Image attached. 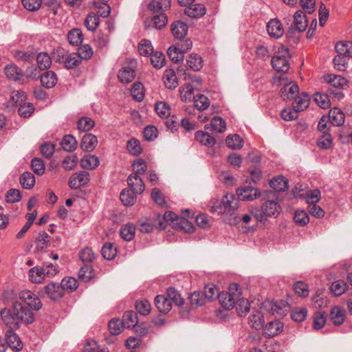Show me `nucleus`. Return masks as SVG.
I'll use <instances>...</instances> for the list:
<instances>
[{
    "label": "nucleus",
    "mask_w": 352,
    "mask_h": 352,
    "mask_svg": "<svg viewBox=\"0 0 352 352\" xmlns=\"http://www.w3.org/2000/svg\"><path fill=\"white\" fill-rule=\"evenodd\" d=\"M264 201L261 210L254 208L251 210V213L259 222H265L268 217L277 218L282 211V208L278 201L276 192L273 191L265 192Z\"/></svg>",
    "instance_id": "nucleus-1"
},
{
    "label": "nucleus",
    "mask_w": 352,
    "mask_h": 352,
    "mask_svg": "<svg viewBox=\"0 0 352 352\" xmlns=\"http://www.w3.org/2000/svg\"><path fill=\"white\" fill-rule=\"evenodd\" d=\"M210 207L213 212L232 215L238 208V200L232 194H226L220 201L211 200Z\"/></svg>",
    "instance_id": "nucleus-2"
},
{
    "label": "nucleus",
    "mask_w": 352,
    "mask_h": 352,
    "mask_svg": "<svg viewBox=\"0 0 352 352\" xmlns=\"http://www.w3.org/2000/svg\"><path fill=\"white\" fill-rule=\"evenodd\" d=\"M241 296V292L239 289V285L236 283H232L229 286L228 291L221 292L218 298L222 307L230 310L234 307L237 298Z\"/></svg>",
    "instance_id": "nucleus-3"
},
{
    "label": "nucleus",
    "mask_w": 352,
    "mask_h": 352,
    "mask_svg": "<svg viewBox=\"0 0 352 352\" xmlns=\"http://www.w3.org/2000/svg\"><path fill=\"white\" fill-rule=\"evenodd\" d=\"M18 316L19 315L14 308V302L10 308L3 307L0 309L1 320L8 329H19L20 328Z\"/></svg>",
    "instance_id": "nucleus-4"
},
{
    "label": "nucleus",
    "mask_w": 352,
    "mask_h": 352,
    "mask_svg": "<svg viewBox=\"0 0 352 352\" xmlns=\"http://www.w3.org/2000/svg\"><path fill=\"white\" fill-rule=\"evenodd\" d=\"M344 98L341 91L327 89L326 93H316L314 94L315 102L322 109H327L331 106V100H340Z\"/></svg>",
    "instance_id": "nucleus-5"
},
{
    "label": "nucleus",
    "mask_w": 352,
    "mask_h": 352,
    "mask_svg": "<svg viewBox=\"0 0 352 352\" xmlns=\"http://www.w3.org/2000/svg\"><path fill=\"white\" fill-rule=\"evenodd\" d=\"M263 309L276 318L286 315L288 303L285 300H266L263 304Z\"/></svg>",
    "instance_id": "nucleus-6"
},
{
    "label": "nucleus",
    "mask_w": 352,
    "mask_h": 352,
    "mask_svg": "<svg viewBox=\"0 0 352 352\" xmlns=\"http://www.w3.org/2000/svg\"><path fill=\"white\" fill-rule=\"evenodd\" d=\"M14 308L16 314L19 315L18 319L20 326L21 324H32L34 321V314L28 307L23 305L19 301H14Z\"/></svg>",
    "instance_id": "nucleus-7"
},
{
    "label": "nucleus",
    "mask_w": 352,
    "mask_h": 352,
    "mask_svg": "<svg viewBox=\"0 0 352 352\" xmlns=\"http://www.w3.org/2000/svg\"><path fill=\"white\" fill-rule=\"evenodd\" d=\"M288 57L289 50L283 47L282 50H278V54L272 58L273 68L278 72H287L289 68Z\"/></svg>",
    "instance_id": "nucleus-8"
},
{
    "label": "nucleus",
    "mask_w": 352,
    "mask_h": 352,
    "mask_svg": "<svg viewBox=\"0 0 352 352\" xmlns=\"http://www.w3.org/2000/svg\"><path fill=\"white\" fill-rule=\"evenodd\" d=\"M38 294L41 297L46 296L52 300L56 301L63 297L64 292L60 284L51 282L41 289Z\"/></svg>",
    "instance_id": "nucleus-9"
},
{
    "label": "nucleus",
    "mask_w": 352,
    "mask_h": 352,
    "mask_svg": "<svg viewBox=\"0 0 352 352\" xmlns=\"http://www.w3.org/2000/svg\"><path fill=\"white\" fill-rule=\"evenodd\" d=\"M19 298L25 302L31 309L38 311L42 307L39 298L30 290H23L19 294Z\"/></svg>",
    "instance_id": "nucleus-10"
},
{
    "label": "nucleus",
    "mask_w": 352,
    "mask_h": 352,
    "mask_svg": "<svg viewBox=\"0 0 352 352\" xmlns=\"http://www.w3.org/2000/svg\"><path fill=\"white\" fill-rule=\"evenodd\" d=\"M324 81L327 83V89H331L334 91H341L347 86V80L336 75H327L324 77Z\"/></svg>",
    "instance_id": "nucleus-11"
},
{
    "label": "nucleus",
    "mask_w": 352,
    "mask_h": 352,
    "mask_svg": "<svg viewBox=\"0 0 352 352\" xmlns=\"http://www.w3.org/2000/svg\"><path fill=\"white\" fill-rule=\"evenodd\" d=\"M89 173L80 171L74 173L69 179V186L72 189H78L85 186L89 182Z\"/></svg>",
    "instance_id": "nucleus-12"
},
{
    "label": "nucleus",
    "mask_w": 352,
    "mask_h": 352,
    "mask_svg": "<svg viewBox=\"0 0 352 352\" xmlns=\"http://www.w3.org/2000/svg\"><path fill=\"white\" fill-rule=\"evenodd\" d=\"M237 195L243 201H253L260 196V192L257 188L247 186L241 187L237 190Z\"/></svg>",
    "instance_id": "nucleus-13"
},
{
    "label": "nucleus",
    "mask_w": 352,
    "mask_h": 352,
    "mask_svg": "<svg viewBox=\"0 0 352 352\" xmlns=\"http://www.w3.org/2000/svg\"><path fill=\"white\" fill-rule=\"evenodd\" d=\"M268 34L274 38H280L284 34V29L279 20L277 19H271L266 26Z\"/></svg>",
    "instance_id": "nucleus-14"
},
{
    "label": "nucleus",
    "mask_w": 352,
    "mask_h": 352,
    "mask_svg": "<svg viewBox=\"0 0 352 352\" xmlns=\"http://www.w3.org/2000/svg\"><path fill=\"white\" fill-rule=\"evenodd\" d=\"M16 329H8L6 333L7 345L16 351L23 349V343L18 335L14 332Z\"/></svg>",
    "instance_id": "nucleus-15"
},
{
    "label": "nucleus",
    "mask_w": 352,
    "mask_h": 352,
    "mask_svg": "<svg viewBox=\"0 0 352 352\" xmlns=\"http://www.w3.org/2000/svg\"><path fill=\"white\" fill-rule=\"evenodd\" d=\"M127 183L130 190L135 194H142L145 190V185L142 177L139 175L131 174L127 178Z\"/></svg>",
    "instance_id": "nucleus-16"
},
{
    "label": "nucleus",
    "mask_w": 352,
    "mask_h": 352,
    "mask_svg": "<svg viewBox=\"0 0 352 352\" xmlns=\"http://www.w3.org/2000/svg\"><path fill=\"white\" fill-rule=\"evenodd\" d=\"M298 92L299 88L296 83H289L281 88L280 96L283 100H291L296 97Z\"/></svg>",
    "instance_id": "nucleus-17"
},
{
    "label": "nucleus",
    "mask_w": 352,
    "mask_h": 352,
    "mask_svg": "<svg viewBox=\"0 0 352 352\" xmlns=\"http://www.w3.org/2000/svg\"><path fill=\"white\" fill-rule=\"evenodd\" d=\"M310 97L308 94L302 92L296 96L293 102V109L296 111H301L306 109L309 104Z\"/></svg>",
    "instance_id": "nucleus-18"
},
{
    "label": "nucleus",
    "mask_w": 352,
    "mask_h": 352,
    "mask_svg": "<svg viewBox=\"0 0 352 352\" xmlns=\"http://www.w3.org/2000/svg\"><path fill=\"white\" fill-rule=\"evenodd\" d=\"M118 77L122 83L128 84L135 77V69L129 65L124 66L120 69Z\"/></svg>",
    "instance_id": "nucleus-19"
},
{
    "label": "nucleus",
    "mask_w": 352,
    "mask_h": 352,
    "mask_svg": "<svg viewBox=\"0 0 352 352\" xmlns=\"http://www.w3.org/2000/svg\"><path fill=\"white\" fill-rule=\"evenodd\" d=\"M171 32L175 38L183 39L187 34V25L180 21H175L171 24Z\"/></svg>",
    "instance_id": "nucleus-20"
},
{
    "label": "nucleus",
    "mask_w": 352,
    "mask_h": 352,
    "mask_svg": "<svg viewBox=\"0 0 352 352\" xmlns=\"http://www.w3.org/2000/svg\"><path fill=\"white\" fill-rule=\"evenodd\" d=\"M184 13L191 18H199L206 14V8L200 3H192L186 8Z\"/></svg>",
    "instance_id": "nucleus-21"
},
{
    "label": "nucleus",
    "mask_w": 352,
    "mask_h": 352,
    "mask_svg": "<svg viewBox=\"0 0 352 352\" xmlns=\"http://www.w3.org/2000/svg\"><path fill=\"white\" fill-rule=\"evenodd\" d=\"M41 85L47 89L54 87L58 80L56 74L52 71L44 72L40 77Z\"/></svg>",
    "instance_id": "nucleus-22"
},
{
    "label": "nucleus",
    "mask_w": 352,
    "mask_h": 352,
    "mask_svg": "<svg viewBox=\"0 0 352 352\" xmlns=\"http://www.w3.org/2000/svg\"><path fill=\"white\" fill-rule=\"evenodd\" d=\"M328 118L331 124L337 126L342 125L345 120L344 113L340 109L336 107L330 110Z\"/></svg>",
    "instance_id": "nucleus-23"
},
{
    "label": "nucleus",
    "mask_w": 352,
    "mask_h": 352,
    "mask_svg": "<svg viewBox=\"0 0 352 352\" xmlns=\"http://www.w3.org/2000/svg\"><path fill=\"white\" fill-rule=\"evenodd\" d=\"M6 77L13 81H19L23 76L22 71L15 65H7L4 69Z\"/></svg>",
    "instance_id": "nucleus-24"
},
{
    "label": "nucleus",
    "mask_w": 352,
    "mask_h": 352,
    "mask_svg": "<svg viewBox=\"0 0 352 352\" xmlns=\"http://www.w3.org/2000/svg\"><path fill=\"white\" fill-rule=\"evenodd\" d=\"M97 143L98 139L96 136L91 133H87L82 138L80 146L84 151H91L96 148Z\"/></svg>",
    "instance_id": "nucleus-25"
},
{
    "label": "nucleus",
    "mask_w": 352,
    "mask_h": 352,
    "mask_svg": "<svg viewBox=\"0 0 352 352\" xmlns=\"http://www.w3.org/2000/svg\"><path fill=\"white\" fill-rule=\"evenodd\" d=\"M283 329V324L279 320L268 322L265 327V333L268 337H274L280 333Z\"/></svg>",
    "instance_id": "nucleus-26"
},
{
    "label": "nucleus",
    "mask_w": 352,
    "mask_h": 352,
    "mask_svg": "<svg viewBox=\"0 0 352 352\" xmlns=\"http://www.w3.org/2000/svg\"><path fill=\"white\" fill-rule=\"evenodd\" d=\"M155 304L159 311L162 313L168 312L172 307L171 302L167 296L158 295L155 298Z\"/></svg>",
    "instance_id": "nucleus-27"
},
{
    "label": "nucleus",
    "mask_w": 352,
    "mask_h": 352,
    "mask_svg": "<svg viewBox=\"0 0 352 352\" xmlns=\"http://www.w3.org/2000/svg\"><path fill=\"white\" fill-rule=\"evenodd\" d=\"M170 0H164V2L153 0L148 3V8L154 13L164 12L170 8Z\"/></svg>",
    "instance_id": "nucleus-28"
},
{
    "label": "nucleus",
    "mask_w": 352,
    "mask_h": 352,
    "mask_svg": "<svg viewBox=\"0 0 352 352\" xmlns=\"http://www.w3.org/2000/svg\"><path fill=\"white\" fill-rule=\"evenodd\" d=\"M294 23L296 28L300 32H304L307 27V19L302 10H298L294 15Z\"/></svg>",
    "instance_id": "nucleus-29"
},
{
    "label": "nucleus",
    "mask_w": 352,
    "mask_h": 352,
    "mask_svg": "<svg viewBox=\"0 0 352 352\" xmlns=\"http://www.w3.org/2000/svg\"><path fill=\"white\" fill-rule=\"evenodd\" d=\"M195 138L201 144L209 147L213 146L216 143V140L213 137L203 131H197L195 134Z\"/></svg>",
    "instance_id": "nucleus-30"
},
{
    "label": "nucleus",
    "mask_w": 352,
    "mask_h": 352,
    "mask_svg": "<svg viewBox=\"0 0 352 352\" xmlns=\"http://www.w3.org/2000/svg\"><path fill=\"white\" fill-rule=\"evenodd\" d=\"M29 278L34 283H41L45 278V272L42 267H34L29 270Z\"/></svg>",
    "instance_id": "nucleus-31"
},
{
    "label": "nucleus",
    "mask_w": 352,
    "mask_h": 352,
    "mask_svg": "<svg viewBox=\"0 0 352 352\" xmlns=\"http://www.w3.org/2000/svg\"><path fill=\"white\" fill-rule=\"evenodd\" d=\"M163 79L164 85L168 89H173L178 85L177 76L173 69H166Z\"/></svg>",
    "instance_id": "nucleus-32"
},
{
    "label": "nucleus",
    "mask_w": 352,
    "mask_h": 352,
    "mask_svg": "<svg viewBox=\"0 0 352 352\" xmlns=\"http://www.w3.org/2000/svg\"><path fill=\"white\" fill-rule=\"evenodd\" d=\"M270 185L276 191H285L288 188V180L285 177L279 175L274 177Z\"/></svg>",
    "instance_id": "nucleus-33"
},
{
    "label": "nucleus",
    "mask_w": 352,
    "mask_h": 352,
    "mask_svg": "<svg viewBox=\"0 0 352 352\" xmlns=\"http://www.w3.org/2000/svg\"><path fill=\"white\" fill-rule=\"evenodd\" d=\"M330 317L334 324L340 325L345 320L344 310L338 306H335L331 309Z\"/></svg>",
    "instance_id": "nucleus-34"
},
{
    "label": "nucleus",
    "mask_w": 352,
    "mask_h": 352,
    "mask_svg": "<svg viewBox=\"0 0 352 352\" xmlns=\"http://www.w3.org/2000/svg\"><path fill=\"white\" fill-rule=\"evenodd\" d=\"M179 220V216L175 212L171 211H166L162 219H160L157 223V227L161 229H165L166 228V223L170 222L175 226V222Z\"/></svg>",
    "instance_id": "nucleus-35"
},
{
    "label": "nucleus",
    "mask_w": 352,
    "mask_h": 352,
    "mask_svg": "<svg viewBox=\"0 0 352 352\" xmlns=\"http://www.w3.org/2000/svg\"><path fill=\"white\" fill-rule=\"evenodd\" d=\"M338 54L344 55L348 58L352 57V41H340L336 45Z\"/></svg>",
    "instance_id": "nucleus-36"
},
{
    "label": "nucleus",
    "mask_w": 352,
    "mask_h": 352,
    "mask_svg": "<svg viewBox=\"0 0 352 352\" xmlns=\"http://www.w3.org/2000/svg\"><path fill=\"white\" fill-rule=\"evenodd\" d=\"M150 23L157 30L163 29L168 23V17L164 12L154 14Z\"/></svg>",
    "instance_id": "nucleus-37"
},
{
    "label": "nucleus",
    "mask_w": 352,
    "mask_h": 352,
    "mask_svg": "<svg viewBox=\"0 0 352 352\" xmlns=\"http://www.w3.org/2000/svg\"><path fill=\"white\" fill-rule=\"evenodd\" d=\"M99 164L98 157L94 155H87L81 160V166L85 169H95Z\"/></svg>",
    "instance_id": "nucleus-38"
},
{
    "label": "nucleus",
    "mask_w": 352,
    "mask_h": 352,
    "mask_svg": "<svg viewBox=\"0 0 352 352\" xmlns=\"http://www.w3.org/2000/svg\"><path fill=\"white\" fill-rule=\"evenodd\" d=\"M138 315L133 311H127L124 314L122 324L125 328H131L135 327L138 324Z\"/></svg>",
    "instance_id": "nucleus-39"
},
{
    "label": "nucleus",
    "mask_w": 352,
    "mask_h": 352,
    "mask_svg": "<svg viewBox=\"0 0 352 352\" xmlns=\"http://www.w3.org/2000/svg\"><path fill=\"white\" fill-rule=\"evenodd\" d=\"M50 236L45 232H41L35 239L36 249L43 250L46 249L50 241Z\"/></svg>",
    "instance_id": "nucleus-40"
},
{
    "label": "nucleus",
    "mask_w": 352,
    "mask_h": 352,
    "mask_svg": "<svg viewBox=\"0 0 352 352\" xmlns=\"http://www.w3.org/2000/svg\"><path fill=\"white\" fill-rule=\"evenodd\" d=\"M135 195V193H133V192L130 189H124L120 192V198L125 206H131L136 201V197Z\"/></svg>",
    "instance_id": "nucleus-41"
},
{
    "label": "nucleus",
    "mask_w": 352,
    "mask_h": 352,
    "mask_svg": "<svg viewBox=\"0 0 352 352\" xmlns=\"http://www.w3.org/2000/svg\"><path fill=\"white\" fill-rule=\"evenodd\" d=\"M120 233L124 241H130L135 236V228L132 223H126L121 227Z\"/></svg>",
    "instance_id": "nucleus-42"
},
{
    "label": "nucleus",
    "mask_w": 352,
    "mask_h": 352,
    "mask_svg": "<svg viewBox=\"0 0 352 352\" xmlns=\"http://www.w3.org/2000/svg\"><path fill=\"white\" fill-rule=\"evenodd\" d=\"M236 311L240 316L245 315L250 311V305L249 301L241 296L237 298L235 303Z\"/></svg>",
    "instance_id": "nucleus-43"
},
{
    "label": "nucleus",
    "mask_w": 352,
    "mask_h": 352,
    "mask_svg": "<svg viewBox=\"0 0 352 352\" xmlns=\"http://www.w3.org/2000/svg\"><path fill=\"white\" fill-rule=\"evenodd\" d=\"M100 15L96 14L94 12H91L87 15L85 21V25L88 30L94 31L98 28L100 23Z\"/></svg>",
    "instance_id": "nucleus-44"
},
{
    "label": "nucleus",
    "mask_w": 352,
    "mask_h": 352,
    "mask_svg": "<svg viewBox=\"0 0 352 352\" xmlns=\"http://www.w3.org/2000/svg\"><path fill=\"white\" fill-rule=\"evenodd\" d=\"M61 146L64 151L72 152L76 148L77 141L73 135H66L61 141Z\"/></svg>",
    "instance_id": "nucleus-45"
},
{
    "label": "nucleus",
    "mask_w": 352,
    "mask_h": 352,
    "mask_svg": "<svg viewBox=\"0 0 352 352\" xmlns=\"http://www.w3.org/2000/svg\"><path fill=\"white\" fill-rule=\"evenodd\" d=\"M226 145L233 149H240L243 146V140L237 134L229 135L226 139Z\"/></svg>",
    "instance_id": "nucleus-46"
},
{
    "label": "nucleus",
    "mask_w": 352,
    "mask_h": 352,
    "mask_svg": "<svg viewBox=\"0 0 352 352\" xmlns=\"http://www.w3.org/2000/svg\"><path fill=\"white\" fill-rule=\"evenodd\" d=\"M81 58L77 53H71L65 56L64 65L67 69H73L81 63Z\"/></svg>",
    "instance_id": "nucleus-47"
},
{
    "label": "nucleus",
    "mask_w": 352,
    "mask_h": 352,
    "mask_svg": "<svg viewBox=\"0 0 352 352\" xmlns=\"http://www.w3.org/2000/svg\"><path fill=\"white\" fill-rule=\"evenodd\" d=\"M20 184L25 189H31L34 186L35 177L30 172H25L20 177Z\"/></svg>",
    "instance_id": "nucleus-48"
},
{
    "label": "nucleus",
    "mask_w": 352,
    "mask_h": 352,
    "mask_svg": "<svg viewBox=\"0 0 352 352\" xmlns=\"http://www.w3.org/2000/svg\"><path fill=\"white\" fill-rule=\"evenodd\" d=\"M133 175H144L147 170V164L145 160L142 158L136 159L132 164Z\"/></svg>",
    "instance_id": "nucleus-49"
},
{
    "label": "nucleus",
    "mask_w": 352,
    "mask_h": 352,
    "mask_svg": "<svg viewBox=\"0 0 352 352\" xmlns=\"http://www.w3.org/2000/svg\"><path fill=\"white\" fill-rule=\"evenodd\" d=\"M67 39L72 45H78L82 42L83 35L80 30L73 29L67 34Z\"/></svg>",
    "instance_id": "nucleus-50"
},
{
    "label": "nucleus",
    "mask_w": 352,
    "mask_h": 352,
    "mask_svg": "<svg viewBox=\"0 0 352 352\" xmlns=\"http://www.w3.org/2000/svg\"><path fill=\"white\" fill-rule=\"evenodd\" d=\"M38 67L40 69H47L52 64V59L46 52H41L36 56Z\"/></svg>",
    "instance_id": "nucleus-51"
},
{
    "label": "nucleus",
    "mask_w": 352,
    "mask_h": 352,
    "mask_svg": "<svg viewBox=\"0 0 352 352\" xmlns=\"http://www.w3.org/2000/svg\"><path fill=\"white\" fill-rule=\"evenodd\" d=\"M250 323L252 328L260 329L263 327L264 324V317L261 312H253L249 316Z\"/></svg>",
    "instance_id": "nucleus-52"
},
{
    "label": "nucleus",
    "mask_w": 352,
    "mask_h": 352,
    "mask_svg": "<svg viewBox=\"0 0 352 352\" xmlns=\"http://www.w3.org/2000/svg\"><path fill=\"white\" fill-rule=\"evenodd\" d=\"M102 256L107 260H112L117 254L116 248L111 243H106L101 250Z\"/></svg>",
    "instance_id": "nucleus-53"
},
{
    "label": "nucleus",
    "mask_w": 352,
    "mask_h": 352,
    "mask_svg": "<svg viewBox=\"0 0 352 352\" xmlns=\"http://www.w3.org/2000/svg\"><path fill=\"white\" fill-rule=\"evenodd\" d=\"M94 277V270L91 265H85L78 271V278L87 283Z\"/></svg>",
    "instance_id": "nucleus-54"
},
{
    "label": "nucleus",
    "mask_w": 352,
    "mask_h": 352,
    "mask_svg": "<svg viewBox=\"0 0 352 352\" xmlns=\"http://www.w3.org/2000/svg\"><path fill=\"white\" fill-rule=\"evenodd\" d=\"M171 304H175L177 306H181L184 303V300L179 292L173 287H169L167 289V296Z\"/></svg>",
    "instance_id": "nucleus-55"
},
{
    "label": "nucleus",
    "mask_w": 352,
    "mask_h": 352,
    "mask_svg": "<svg viewBox=\"0 0 352 352\" xmlns=\"http://www.w3.org/2000/svg\"><path fill=\"white\" fill-rule=\"evenodd\" d=\"M60 285L63 292L65 291L72 292L77 289L78 281L73 277L65 278L62 280Z\"/></svg>",
    "instance_id": "nucleus-56"
},
{
    "label": "nucleus",
    "mask_w": 352,
    "mask_h": 352,
    "mask_svg": "<svg viewBox=\"0 0 352 352\" xmlns=\"http://www.w3.org/2000/svg\"><path fill=\"white\" fill-rule=\"evenodd\" d=\"M138 50L140 55L148 56L152 55L153 47L149 40L142 39L138 45Z\"/></svg>",
    "instance_id": "nucleus-57"
},
{
    "label": "nucleus",
    "mask_w": 352,
    "mask_h": 352,
    "mask_svg": "<svg viewBox=\"0 0 352 352\" xmlns=\"http://www.w3.org/2000/svg\"><path fill=\"white\" fill-rule=\"evenodd\" d=\"M144 87L142 83L140 82H135L131 88V93L134 100L140 102L144 98V94L143 91Z\"/></svg>",
    "instance_id": "nucleus-58"
},
{
    "label": "nucleus",
    "mask_w": 352,
    "mask_h": 352,
    "mask_svg": "<svg viewBox=\"0 0 352 352\" xmlns=\"http://www.w3.org/2000/svg\"><path fill=\"white\" fill-rule=\"evenodd\" d=\"M202 58L200 56L197 54H191L187 60L188 67L193 71H199L202 67Z\"/></svg>",
    "instance_id": "nucleus-59"
},
{
    "label": "nucleus",
    "mask_w": 352,
    "mask_h": 352,
    "mask_svg": "<svg viewBox=\"0 0 352 352\" xmlns=\"http://www.w3.org/2000/svg\"><path fill=\"white\" fill-rule=\"evenodd\" d=\"M212 129L218 133H223L226 129L225 120L219 116L214 117L210 121Z\"/></svg>",
    "instance_id": "nucleus-60"
},
{
    "label": "nucleus",
    "mask_w": 352,
    "mask_h": 352,
    "mask_svg": "<svg viewBox=\"0 0 352 352\" xmlns=\"http://www.w3.org/2000/svg\"><path fill=\"white\" fill-rule=\"evenodd\" d=\"M152 65L156 69H161L166 63V58L163 53L156 52L151 56Z\"/></svg>",
    "instance_id": "nucleus-61"
},
{
    "label": "nucleus",
    "mask_w": 352,
    "mask_h": 352,
    "mask_svg": "<svg viewBox=\"0 0 352 352\" xmlns=\"http://www.w3.org/2000/svg\"><path fill=\"white\" fill-rule=\"evenodd\" d=\"M169 58L175 63H178L184 59V53L177 46H170L168 50Z\"/></svg>",
    "instance_id": "nucleus-62"
},
{
    "label": "nucleus",
    "mask_w": 352,
    "mask_h": 352,
    "mask_svg": "<svg viewBox=\"0 0 352 352\" xmlns=\"http://www.w3.org/2000/svg\"><path fill=\"white\" fill-rule=\"evenodd\" d=\"M195 107L199 111L206 109L210 105L208 98L202 94H199L194 97Z\"/></svg>",
    "instance_id": "nucleus-63"
},
{
    "label": "nucleus",
    "mask_w": 352,
    "mask_h": 352,
    "mask_svg": "<svg viewBox=\"0 0 352 352\" xmlns=\"http://www.w3.org/2000/svg\"><path fill=\"white\" fill-rule=\"evenodd\" d=\"M294 222L300 226H306L309 221V217L304 210H296L294 216Z\"/></svg>",
    "instance_id": "nucleus-64"
}]
</instances>
